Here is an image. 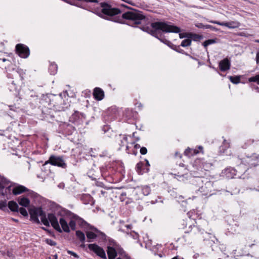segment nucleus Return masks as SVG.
I'll use <instances>...</instances> for the list:
<instances>
[{"label":"nucleus","mask_w":259,"mask_h":259,"mask_svg":"<svg viewBox=\"0 0 259 259\" xmlns=\"http://www.w3.org/2000/svg\"><path fill=\"white\" fill-rule=\"evenodd\" d=\"M101 11L96 10L95 14L104 19L112 21L115 22L122 23L123 20H129L133 22L132 26L141 24V20L145 19V16L141 11L127 6L124 4L120 5L121 7L126 8L130 11L123 13L121 16L120 14L123 11L119 8H113L106 2L100 3Z\"/></svg>","instance_id":"f257e3e1"},{"label":"nucleus","mask_w":259,"mask_h":259,"mask_svg":"<svg viewBox=\"0 0 259 259\" xmlns=\"http://www.w3.org/2000/svg\"><path fill=\"white\" fill-rule=\"evenodd\" d=\"M141 29L159 39L163 33L181 32L180 27L171 25L170 22L156 21L151 23L150 26H143Z\"/></svg>","instance_id":"f03ea898"},{"label":"nucleus","mask_w":259,"mask_h":259,"mask_svg":"<svg viewBox=\"0 0 259 259\" xmlns=\"http://www.w3.org/2000/svg\"><path fill=\"white\" fill-rule=\"evenodd\" d=\"M62 212L64 213V214L66 215L67 217H68L70 219H74L75 221H78V222H80L81 224H87L88 225L90 226V229L93 231L94 232L97 233L99 234V236H101V238L103 240H106V235L105 234L101 231H100L99 230H98L97 228L93 226H90L89 224H88L85 221H84L82 218H80L77 215L73 213L71 211L66 209H63L62 210Z\"/></svg>","instance_id":"7ed1b4c3"},{"label":"nucleus","mask_w":259,"mask_h":259,"mask_svg":"<svg viewBox=\"0 0 259 259\" xmlns=\"http://www.w3.org/2000/svg\"><path fill=\"white\" fill-rule=\"evenodd\" d=\"M48 163H50L52 165L57 166L63 168H65L67 167V164L64 162L62 156H57L53 155H51L49 160L45 162L44 165H46Z\"/></svg>","instance_id":"20e7f679"},{"label":"nucleus","mask_w":259,"mask_h":259,"mask_svg":"<svg viewBox=\"0 0 259 259\" xmlns=\"http://www.w3.org/2000/svg\"><path fill=\"white\" fill-rule=\"evenodd\" d=\"M89 249L93 251L97 255L103 259H106L105 251L103 248L96 243L88 244Z\"/></svg>","instance_id":"39448f33"},{"label":"nucleus","mask_w":259,"mask_h":259,"mask_svg":"<svg viewBox=\"0 0 259 259\" xmlns=\"http://www.w3.org/2000/svg\"><path fill=\"white\" fill-rule=\"evenodd\" d=\"M16 52L21 58H27L30 54L28 47L25 45L19 44L16 46Z\"/></svg>","instance_id":"423d86ee"},{"label":"nucleus","mask_w":259,"mask_h":259,"mask_svg":"<svg viewBox=\"0 0 259 259\" xmlns=\"http://www.w3.org/2000/svg\"><path fill=\"white\" fill-rule=\"evenodd\" d=\"M48 217L49 223H50L51 224V225L54 229L58 232L62 233V230L60 227L58 219L55 214L53 213H49L48 214Z\"/></svg>","instance_id":"0eeeda50"},{"label":"nucleus","mask_w":259,"mask_h":259,"mask_svg":"<svg viewBox=\"0 0 259 259\" xmlns=\"http://www.w3.org/2000/svg\"><path fill=\"white\" fill-rule=\"evenodd\" d=\"M55 114V111L52 109L45 108L42 110V117L49 122H51L54 120Z\"/></svg>","instance_id":"6e6552de"},{"label":"nucleus","mask_w":259,"mask_h":259,"mask_svg":"<svg viewBox=\"0 0 259 259\" xmlns=\"http://www.w3.org/2000/svg\"><path fill=\"white\" fill-rule=\"evenodd\" d=\"M213 183L211 181H207L203 185L200 187L199 191L202 193V195H211Z\"/></svg>","instance_id":"1a4fd4ad"},{"label":"nucleus","mask_w":259,"mask_h":259,"mask_svg":"<svg viewBox=\"0 0 259 259\" xmlns=\"http://www.w3.org/2000/svg\"><path fill=\"white\" fill-rule=\"evenodd\" d=\"M28 191L29 190L24 186L14 183V187L12 189V193L14 195H17Z\"/></svg>","instance_id":"9d476101"},{"label":"nucleus","mask_w":259,"mask_h":259,"mask_svg":"<svg viewBox=\"0 0 259 259\" xmlns=\"http://www.w3.org/2000/svg\"><path fill=\"white\" fill-rule=\"evenodd\" d=\"M219 68L222 71H226L230 68L231 62L228 58H226L219 62Z\"/></svg>","instance_id":"9b49d317"},{"label":"nucleus","mask_w":259,"mask_h":259,"mask_svg":"<svg viewBox=\"0 0 259 259\" xmlns=\"http://www.w3.org/2000/svg\"><path fill=\"white\" fill-rule=\"evenodd\" d=\"M137 172L139 175H143L144 173H147L149 171V168L145 166V164L143 162H139L136 166Z\"/></svg>","instance_id":"f8f14e48"},{"label":"nucleus","mask_w":259,"mask_h":259,"mask_svg":"<svg viewBox=\"0 0 259 259\" xmlns=\"http://www.w3.org/2000/svg\"><path fill=\"white\" fill-rule=\"evenodd\" d=\"M93 96L96 100L101 101L104 97V92L101 88H95L93 91Z\"/></svg>","instance_id":"ddd939ff"},{"label":"nucleus","mask_w":259,"mask_h":259,"mask_svg":"<svg viewBox=\"0 0 259 259\" xmlns=\"http://www.w3.org/2000/svg\"><path fill=\"white\" fill-rule=\"evenodd\" d=\"M10 183L9 180L0 175V194H4L3 192L4 187Z\"/></svg>","instance_id":"4468645a"},{"label":"nucleus","mask_w":259,"mask_h":259,"mask_svg":"<svg viewBox=\"0 0 259 259\" xmlns=\"http://www.w3.org/2000/svg\"><path fill=\"white\" fill-rule=\"evenodd\" d=\"M107 253L109 259H115L117 255L116 248L111 246H108Z\"/></svg>","instance_id":"2eb2a0df"},{"label":"nucleus","mask_w":259,"mask_h":259,"mask_svg":"<svg viewBox=\"0 0 259 259\" xmlns=\"http://www.w3.org/2000/svg\"><path fill=\"white\" fill-rule=\"evenodd\" d=\"M159 40L174 50H176L177 48H179V46L172 44L170 41L165 39L163 33L161 35V37L159 38Z\"/></svg>","instance_id":"dca6fc26"},{"label":"nucleus","mask_w":259,"mask_h":259,"mask_svg":"<svg viewBox=\"0 0 259 259\" xmlns=\"http://www.w3.org/2000/svg\"><path fill=\"white\" fill-rule=\"evenodd\" d=\"M59 223L60 224L62 231H64L66 233L70 232V228L68 223L63 218H61L60 219Z\"/></svg>","instance_id":"f3484780"},{"label":"nucleus","mask_w":259,"mask_h":259,"mask_svg":"<svg viewBox=\"0 0 259 259\" xmlns=\"http://www.w3.org/2000/svg\"><path fill=\"white\" fill-rule=\"evenodd\" d=\"M86 235L87 237V241L89 242H91L93 241V239H95L97 237H100L101 236H99V234L92 231H87Z\"/></svg>","instance_id":"a211bd4d"},{"label":"nucleus","mask_w":259,"mask_h":259,"mask_svg":"<svg viewBox=\"0 0 259 259\" xmlns=\"http://www.w3.org/2000/svg\"><path fill=\"white\" fill-rule=\"evenodd\" d=\"M137 112L132 109H126L124 112V116L128 119L134 118Z\"/></svg>","instance_id":"6ab92c4d"},{"label":"nucleus","mask_w":259,"mask_h":259,"mask_svg":"<svg viewBox=\"0 0 259 259\" xmlns=\"http://www.w3.org/2000/svg\"><path fill=\"white\" fill-rule=\"evenodd\" d=\"M9 209L14 212H18L19 206L18 204L14 201H10L8 204Z\"/></svg>","instance_id":"aec40b11"},{"label":"nucleus","mask_w":259,"mask_h":259,"mask_svg":"<svg viewBox=\"0 0 259 259\" xmlns=\"http://www.w3.org/2000/svg\"><path fill=\"white\" fill-rule=\"evenodd\" d=\"M30 212L33 213L34 215L40 216V217L46 214L45 212L43 211L41 207H36L30 210Z\"/></svg>","instance_id":"412c9836"},{"label":"nucleus","mask_w":259,"mask_h":259,"mask_svg":"<svg viewBox=\"0 0 259 259\" xmlns=\"http://www.w3.org/2000/svg\"><path fill=\"white\" fill-rule=\"evenodd\" d=\"M18 203L23 207H28L30 204V200L27 198L23 197L18 200Z\"/></svg>","instance_id":"4be33fe9"},{"label":"nucleus","mask_w":259,"mask_h":259,"mask_svg":"<svg viewBox=\"0 0 259 259\" xmlns=\"http://www.w3.org/2000/svg\"><path fill=\"white\" fill-rule=\"evenodd\" d=\"M57 68L58 67L57 64L54 62H52L50 63L49 66V71L51 74L54 75L57 71Z\"/></svg>","instance_id":"5701e85b"},{"label":"nucleus","mask_w":259,"mask_h":259,"mask_svg":"<svg viewBox=\"0 0 259 259\" xmlns=\"http://www.w3.org/2000/svg\"><path fill=\"white\" fill-rule=\"evenodd\" d=\"M76 236L81 243H84L85 237L84 234L80 230L76 231Z\"/></svg>","instance_id":"b1692460"},{"label":"nucleus","mask_w":259,"mask_h":259,"mask_svg":"<svg viewBox=\"0 0 259 259\" xmlns=\"http://www.w3.org/2000/svg\"><path fill=\"white\" fill-rule=\"evenodd\" d=\"M189 229H191L190 230L186 231L185 233H191L192 234H196L197 233H199V232L198 227L195 225H193V226L191 225L190 226Z\"/></svg>","instance_id":"393cba45"},{"label":"nucleus","mask_w":259,"mask_h":259,"mask_svg":"<svg viewBox=\"0 0 259 259\" xmlns=\"http://www.w3.org/2000/svg\"><path fill=\"white\" fill-rule=\"evenodd\" d=\"M230 147V144L226 139H224L222 145L220 147V150L223 153Z\"/></svg>","instance_id":"a878e982"},{"label":"nucleus","mask_w":259,"mask_h":259,"mask_svg":"<svg viewBox=\"0 0 259 259\" xmlns=\"http://www.w3.org/2000/svg\"><path fill=\"white\" fill-rule=\"evenodd\" d=\"M240 25V23L236 21L228 22L226 27L229 28H238Z\"/></svg>","instance_id":"bb28decb"},{"label":"nucleus","mask_w":259,"mask_h":259,"mask_svg":"<svg viewBox=\"0 0 259 259\" xmlns=\"http://www.w3.org/2000/svg\"><path fill=\"white\" fill-rule=\"evenodd\" d=\"M217 38H215V39H209L206 40L205 41H204L203 42L202 45L206 49H207V47L208 46H209L210 45H211V44H214V43H216L217 42Z\"/></svg>","instance_id":"cd10ccee"},{"label":"nucleus","mask_w":259,"mask_h":259,"mask_svg":"<svg viewBox=\"0 0 259 259\" xmlns=\"http://www.w3.org/2000/svg\"><path fill=\"white\" fill-rule=\"evenodd\" d=\"M142 191L145 196L148 195L151 192V189L149 186L145 185L142 187Z\"/></svg>","instance_id":"c85d7f7f"},{"label":"nucleus","mask_w":259,"mask_h":259,"mask_svg":"<svg viewBox=\"0 0 259 259\" xmlns=\"http://www.w3.org/2000/svg\"><path fill=\"white\" fill-rule=\"evenodd\" d=\"M229 79L234 84H237L240 81V77L239 76H230Z\"/></svg>","instance_id":"c756f323"},{"label":"nucleus","mask_w":259,"mask_h":259,"mask_svg":"<svg viewBox=\"0 0 259 259\" xmlns=\"http://www.w3.org/2000/svg\"><path fill=\"white\" fill-rule=\"evenodd\" d=\"M41 221L44 225L47 227L50 226L49 221L48 219V217L47 218L46 214H45L44 215H42L40 217Z\"/></svg>","instance_id":"7c9ffc66"},{"label":"nucleus","mask_w":259,"mask_h":259,"mask_svg":"<svg viewBox=\"0 0 259 259\" xmlns=\"http://www.w3.org/2000/svg\"><path fill=\"white\" fill-rule=\"evenodd\" d=\"M190 37L192 38L193 40L196 41L197 40H200L203 38V36L195 33H190Z\"/></svg>","instance_id":"2f4dec72"},{"label":"nucleus","mask_w":259,"mask_h":259,"mask_svg":"<svg viewBox=\"0 0 259 259\" xmlns=\"http://www.w3.org/2000/svg\"><path fill=\"white\" fill-rule=\"evenodd\" d=\"M248 81L256 82L259 85V74L248 78Z\"/></svg>","instance_id":"473e14b6"},{"label":"nucleus","mask_w":259,"mask_h":259,"mask_svg":"<svg viewBox=\"0 0 259 259\" xmlns=\"http://www.w3.org/2000/svg\"><path fill=\"white\" fill-rule=\"evenodd\" d=\"M191 44V39H186L183 40L181 44V46L183 47H186L190 46Z\"/></svg>","instance_id":"72a5a7b5"},{"label":"nucleus","mask_w":259,"mask_h":259,"mask_svg":"<svg viewBox=\"0 0 259 259\" xmlns=\"http://www.w3.org/2000/svg\"><path fill=\"white\" fill-rule=\"evenodd\" d=\"M13 187H14V183H11V185L6 187V189L5 188H4V194L3 195V196H5V195H7L8 193H10L11 191H12L11 188ZM0 195H2V194H0Z\"/></svg>","instance_id":"f704fd0d"},{"label":"nucleus","mask_w":259,"mask_h":259,"mask_svg":"<svg viewBox=\"0 0 259 259\" xmlns=\"http://www.w3.org/2000/svg\"><path fill=\"white\" fill-rule=\"evenodd\" d=\"M115 248L117 251V253L118 252L121 256L126 255L125 252L120 246L118 245H116Z\"/></svg>","instance_id":"c9c22d12"},{"label":"nucleus","mask_w":259,"mask_h":259,"mask_svg":"<svg viewBox=\"0 0 259 259\" xmlns=\"http://www.w3.org/2000/svg\"><path fill=\"white\" fill-rule=\"evenodd\" d=\"M18 211L24 217H28V213L26 209L24 207L18 208Z\"/></svg>","instance_id":"e433bc0d"},{"label":"nucleus","mask_w":259,"mask_h":259,"mask_svg":"<svg viewBox=\"0 0 259 259\" xmlns=\"http://www.w3.org/2000/svg\"><path fill=\"white\" fill-rule=\"evenodd\" d=\"M69 227L72 230H75L76 228V223L74 221L71 220L68 223Z\"/></svg>","instance_id":"4c0bfd02"},{"label":"nucleus","mask_w":259,"mask_h":259,"mask_svg":"<svg viewBox=\"0 0 259 259\" xmlns=\"http://www.w3.org/2000/svg\"><path fill=\"white\" fill-rule=\"evenodd\" d=\"M45 242L47 244L51 246H55L57 244V243L55 241L52 240L51 239H46Z\"/></svg>","instance_id":"58836bf2"},{"label":"nucleus","mask_w":259,"mask_h":259,"mask_svg":"<svg viewBox=\"0 0 259 259\" xmlns=\"http://www.w3.org/2000/svg\"><path fill=\"white\" fill-rule=\"evenodd\" d=\"M30 217L35 222L39 223V221L38 218V216L34 215L33 213L30 211Z\"/></svg>","instance_id":"ea45409f"},{"label":"nucleus","mask_w":259,"mask_h":259,"mask_svg":"<svg viewBox=\"0 0 259 259\" xmlns=\"http://www.w3.org/2000/svg\"><path fill=\"white\" fill-rule=\"evenodd\" d=\"M210 22L213 23V24H217L219 25L225 26H226V25L227 24V22H221L217 21H210Z\"/></svg>","instance_id":"a19ab883"},{"label":"nucleus","mask_w":259,"mask_h":259,"mask_svg":"<svg viewBox=\"0 0 259 259\" xmlns=\"http://www.w3.org/2000/svg\"><path fill=\"white\" fill-rule=\"evenodd\" d=\"M7 206L6 200L0 201V209H4Z\"/></svg>","instance_id":"79ce46f5"},{"label":"nucleus","mask_w":259,"mask_h":259,"mask_svg":"<svg viewBox=\"0 0 259 259\" xmlns=\"http://www.w3.org/2000/svg\"><path fill=\"white\" fill-rule=\"evenodd\" d=\"M190 33H179V37L180 38H183L185 37H190Z\"/></svg>","instance_id":"37998d69"},{"label":"nucleus","mask_w":259,"mask_h":259,"mask_svg":"<svg viewBox=\"0 0 259 259\" xmlns=\"http://www.w3.org/2000/svg\"><path fill=\"white\" fill-rule=\"evenodd\" d=\"M67 128L68 130V131H70V134H71L73 132L75 131V127L72 126V125H70L69 124L67 125Z\"/></svg>","instance_id":"c03bdc74"},{"label":"nucleus","mask_w":259,"mask_h":259,"mask_svg":"<svg viewBox=\"0 0 259 259\" xmlns=\"http://www.w3.org/2000/svg\"><path fill=\"white\" fill-rule=\"evenodd\" d=\"M195 26L199 28L206 29V25H204L202 23H199L198 24H196Z\"/></svg>","instance_id":"a18cd8bd"},{"label":"nucleus","mask_w":259,"mask_h":259,"mask_svg":"<svg viewBox=\"0 0 259 259\" xmlns=\"http://www.w3.org/2000/svg\"><path fill=\"white\" fill-rule=\"evenodd\" d=\"M206 29H210L214 31H217L218 30V29L217 28L210 25H206Z\"/></svg>","instance_id":"49530a36"},{"label":"nucleus","mask_w":259,"mask_h":259,"mask_svg":"<svg viewBox=\"0 0 259 259\" xmlns=\"http://www.w3.org/2000/svg\"><path fill=\"white\" fill-rule=\"evenodd\" d=\"M140 153L142 155H145L147 153V149L146 147H143L140 148Z\"/></svg>","instance_id":"de8ad7c7"},{"label":"nucleus","mask_w":259,"mask_h":259,"mask_svg":"<svg viewBox=\"0 0 259 259\" xmlns=\"http://www.w3.org/2000/svg\"><path fill=\"white\" fill-rule=\"evenodd\" d=\"M67 253L69 254H70L71 255H73L74 257H75V258H79V256L74 252L72 251H71V250H67Z\"/></svg>","instance_id":"09e8293b"},{"label":"nucleus","mask_w":259,"mask_h":259,"mask_svg":"<svg viewBox=\"0 0 259 259\" xmlns=\"http://www.w3.org/2000/svg\"><path fill=\"white\" fill-rule=\"evenodd\" d=\"M10 109L14 111H17L19 109V107H16L15 105H10L9 106Z\"/></svg>","instance_id":"8fccbe9b"},{"label":"nucleus","mask_w":259,"mask_h":259,"mask_svg":"<svg viewBox=\"0 0 259 259\" xmlns=\"http://www.w3.org/2000/svg\"><path fill=\"white\" fill-rule=\"evenodd\" d=\"M7 255L9 256L10 258H13L14 257L12 251H7Z\"/></svg>","instance_id":"3c124183"},{"label":"nucleus","mask_w":259,"mask_h":259,"mask_svg":"<svg viewBox=\"0 0 259 259\" xmlns=\"http://www.w3.org/2000/svg\"><path fill=\"white\" fill-rule=\"evenodd\" d=\"M174 50L177 52L180 53L185 54V51L183 50L180 49V46H179V48H177L176 50Z\"/></svg>","instance_id":"603ef678"},{"label":"nucleus","mask_w":259,"mask_h":259,"mask_svg":"<svg viewBox=\"0 0 259 259\" xmlns=\"http://www.w3.org/2000/svg\"><path fill=\"white\" fill-rule=\"evenodd\" d=\"M256 64H259V51L256 53Z\"/></svg>","instance_id":"864d4df0"},{"label":"nucleus","mask_w":259,"mask_h":259,"mask_svg":"<svg viewBox=\"0 0 259 259\" xmlns=\"http://www.w3.org/2000/svg\"><path fill=\"white\" fill-rule=\"evenodd\" d=\"M190 150H191V149H190V148H188V149H187L185 151V152H184L185 154V155H189V152H190Z\"/></svg>","instance_id":"5fc2aeb1"},{"label":"nucleus","mask_w":259,"mask_h":259,"mask_svg":"<svg viewBox=\"0 0 259 259\" xmlns=\"http://www.w3.org/2000/svg\"><path fill=\"white\" fill-rule=\"evenodd\" d=\"M145 161H146V164H145V166H146V167L149 168L150 164H149L148 160L147 159H145Z\"/></svg>","instance_id":"6e6d98bb"},{"label":"nucleus","mask_w":259,"mask_h":259,"mask_svg":"<svg viewBox=\"0 0 259 259\" xmlns=\"http://www.w3.org/2000/svg\"><path fill=\"white\" fill-rule=\"evenodd\" d=\"M135 148H136V149H138V148H141V147H140V145L138 144H137L135 145Z\"/></svg>","instance_id":"4d7b16f0"},{"label":"nucleus","mask_w":259,"mask_h":259,"mask_svg":"<svg viewBox=\"0 0 259 259\" xmlns=\"http://www.w3.org/2000/svg\"><path fill=\"white\" fill-rule=\"evenodd\" d=\"M49 234H51L52 236H54V234L53 233V232H52L51 231H50L48 229V230L47 231Z\"/></svg>","instance_id":"13d9d810"},{"label":"nucleus","mask_w":259,"mask_h":259,"mask_svg":"<svg viewBox=\"0 0 259 259\" xmlns=\"http://www.w3.org/2000/svg\"><path fill=\"white\" fill-rule=\"evenodd\" d=\"M197 182L199 183L200 182H203V181L201 178H199L197 180Z\"/></svg>","instance_id":"bf43d9fd"},{"label":"nucleus","mask_w":259,"mask_h":259,"mask_svg":"<svg viewBox=\"0 0 259 259\" xmlns=\"http://www.w3.org/2000/svg\"><path fill=\"white\" fill-rule=\"evenodd\" d=\"M85 247V244L84 243H82L80 245V247L84 248Z\"/></svg>","instance_id":"052dcab7"},{"label":"nucleus","mask_w":259,"mask_h":259,"mask_svg":"<svg viewBox=\"0 0 259 259\" xmlns=\"http://www.w3.org/2000/svg\"><path fill=\"white\" fill-rule=\"evenodd\" d=\"M108 128V126H104V127L103 128V130H104V133H105V132H106V128Z\"/></svg>","instance_id":"680f3d73"},{"label":"nucleus","mask_w":259,"mask_h":259,"mask_svg":"<svg viewBox=\"0 0 259 259\" xmlns=\"http://www.w3.org/2000/svg\"><path fill=\"white\" fill-rule=\"evenodd\" d=\"M253 245H254V243H252V244H248V246L249 247H252Z\"/></svg>","instance_id":"e2e57ef3"},{"label":"nucleus","mask_w":259,"mask_h":259,"mask_svg":"<svg viewBox=\"0 0 259 259\" xmlns=\"http://www.w3.org/2000/svg\"><path fill=\"white\" fill-rule=\"evenodd\" d=\"M90 178H91L93 180H95V179H96V178L93 176H89Z\"/></svg>","instance_id":"0e129e2a"},{"label":"nucleus","mask_w":259,"mask_h":259,"mask_svg":"<svg viewBox=\"0 0 259 259\" xmlns=\"http://www.w3.org/2000/svg\"><path fill=\"white\" fill-rule=\"evenodd\" d=\"M2 61H3V62H5V61H6L7 60L6 59H5V58H3V59H2Z\"/></svg>","instance_id":"69168bd1"},{"label":"nucleus","mask_w":259,"mask_h":259,"mask_svg":"<svg viewBox=\"0 0 259 259\" xmlns=\"http://www.w3.org/2000/svg\"><path fill=\"white\" fill-rule=\"evenodd\" d=\"M255 42L259 43V39H256L255 40Z\"/></svg>","instance_id":"338daca9"},{"label":"nucleus","mask_w":259,"mask_h":259,"mask_svg":"<svg viewBox=\"0 0 259 259\" xmlns=\"http://www.w3.org/2000/svg\"><path fill=\"white\" fill-rule=\"evenodd\" d=\"M171 259H178V258L176 256L172 258Z\"/></svg>","instance_id":"774afa93"}]
</instances>
